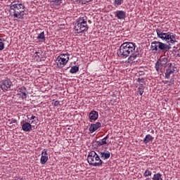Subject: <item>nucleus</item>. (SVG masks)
Returning <instances> with one entry per match:
<instances>
[{"label":"nucleus","instance_id":"f257e3e1","mask_svg":"<svg viewBox=\"0 0 180 180\" xmlns=\"http://www.w3.org/2000/svg\"><path fill=\"white\" fill-rule=\"evenodd\" d=\"M120 58H127V63L136 64L139 57V51H136V44L133 42H124L117 52Z\"/></svg>","mask_w":180,"mask_h":180},{"label":"nucleus","instance_id":"f03ea898","mask_svg":"<svg viewBox=\"0 0 180 180\" xmlns=\"http://www.w3.org/2000/svg\"><path fill=\"white\" fill-rule=\"evenodd\" d=\"M25 11L26 8L25 7V5L20 3V1L15 0L10 5V14L13 18L16 19H23Z\"/></svg>","mask_w":180,"mask_h":180},{"label":"nucleus","instance_id":"7ed1b4c3","mask_svg":"<svg viewBox=\"0 0 180 180\" xmlns=\"http://www.w3.org/2000/svg\"><path fill=\"white\" fill-rule=\"evenodd\" d=\"M156 33L159 39H161V40H165V41H167V43H168L169 45L175 44V43H176V34L172 32H164V31L161 30V29H157Z\"/></svg>","mask_w":180,"mask_h":180},{"label":"nucleus","instance_id":"20e7f679","mask_svg":"<svg viewBox=\"0 0 180 180\" xmlns=\"http://www.w3.org/2000/svg\"><path fill=\"white\" fill-rule=\"evenodd\" d=\"M89 29V26H88V22L85 18H79L75 23L74 32L76 36L88 32Z\"/></svg>","mask_w":180,"mask_h":180},{"label":"nucleus","instance_id":"39448f33","mask_svg":"<svg viewBox=\"0 0 180 180\" xmlns=\"http://www.w3.org/2000/svg\"><path fill=\"white\" fill-rule=\"evenodd\" d=\"M87 162L89 165L93 167H101L103 164V161L101 160L99 155L96 154L95 151H91L87 156Z\"/></svg>","mask_w":180,"mask_h":180},{"label":"nucleus","instance_id":"423d86ee","mask_svg":"<svg viewBox=\"0 0 180 180\" xmlns=\"http://www.w3.org/2000/svg\"><path fill=\"white\" fill-rule=\"evenodd\" d=\"M171 46L167 44H164L161 41H154L151 42L150 49L152 51H162V53H167Z\"/></svg>","mask_w":180,"mask_h":180},{"label":"nucleus","instance_id":"0eeeda50","mask_svg":"<svg viewBox=\"0 0 180 180\" xmlns=\"http://www.w3.org/2000/svg\"><path fill=\"white\" fill-rule=\"evenodd\" d=\"M70 61V53H60L56 58V63L58 68H64Z\"/></svg>","mask_w":180,"mask_h":180},{"label":"nucleus","instance_id":"6e6552de","mask_svg":"<svg viewBox=\"0 0 180 180\" xmlns=\"http://www.w3.org/2000/svg\"><path fill=\"white\" fill-rule=\"evenodd\" d=\"M17 96L18 98H22V99H26L27 98V89L25 86H21L18 88L17 91Z\"/></svg>","mask_w":180,"mask_h":180},{"label":"nucleus","instance_id":"1a4fd4ad","mask_svg":"<svg viewBox=\"0 0 180 180\" xmlns=\"http://www.w3.org/2000/svg\"><path fill=\"white\" fill-rule=\"evenodd\" d=\"M11 86H12V82L7 79L2 81L0 88L5 91H8Z\"/></svg>","mask_w":180,"mask_h":180},{"label":"nucleus","instance_id":"9d476101","mask_svg":"<svg viewBox=\"0 0 180 180\" xmlns=\"http://www.w3.org/2000/svg\"><path fill=\"white\" fill-rule=\"evenodd\" d=\"M47 161H49V154L47 153V149H44L41 152L40 164L41 165H44Z\"/></svg>","mask_w":180,"mask_h":180},{"label":"nucleus","instance_id":"9b49d317","mask_svg":"<svg viewBox=\"0 0 180 180\" xmlns=\"http://www.w3.org/2000/svg\"><path fill=\"white\" fill-rule=\"evenodd\" d=\"M174 72H175V69L172 67V63H169L165 72V78L169 79V77L174 75Z\"/></svg>","mask_w":180,"mask_h":180},{"label":"nucleus","instance_id":"f8f14e48","mask_svg":"<svg viewBox=\"0 0 180 180\" xmlns=\"http://www.w3.org/2000/svg\"><path fill=\"white\" fill-rule=\"evenodd\" d=\"M99 127H102V123L101 122H96L95 124H91L89 125V133H95Z\"/></svg>","mask_w":180,"mask_h":180},{"label":"nucleus","instance_id":"ddd939ff","mask_svg":"<svg viewBox=\"0 0 180 180\" xmlns=\"http://www.w3.org/2000/svg\"><path fill=\"white\" fill-rule=\"evenodd\" d=\"M98 117H99V114L96 110H91L89 113V119L90 120V122L98 120Z\"/></svg>","mask_w":180,"mask_h":180},{"label":"nucleus","instance_id":"4468645a","mask_svg":"<svg viewBox=\"0 0 180 180\" xmlns=\"http://www.w3.org/2000/svg\"><path fill=\"white\" fill-rule=\"evenodd\" d=\"M155 68L158 74H162V71L165 70V66L162 65L160 62L157 61L155 64Z\"/></svg>","mask_w":180,"mask_h":180},{"label":"nucleus","instance_id":"2eb2a0df","mask_svg":"<svg viewBox=\"0 0 180 180\" xmlns=\"http://www.w3.org/2000/svg\"><path fill=\"white\" fill-rule=\"evenodd\" d=\"M101 160H109L110 158V152L108 150H103L98 153Z\"/></svg>","mask_w":180,"mask_h":180},{"label":"nucleus","instance_id":"dca6fc26","mask_svg":"<svg viewBox=\"0 0 180 180\" xmlns=\"http://www.w3.org/2000/svg\"><path fill=\"white\" fill-rule=\"evenodd\" d=\"M115 18H117L120 20L126 18V11H117L115 12Z\"/></svg>","mask_w":180,"mask_h":180},{"label":"nucleus","instance_id":"f3484780","mask_svg":"<svg viewBox=\"0 0 180 180\" xmlns=\"http://www.w3.org/2000/svg\"><path fill=\"white\" fill-rule=\"evenodd\" d=\"M169 61V60L168 59V57L165 56H160L158 62L164 65L167 68V65H168Z\"/></svg>","mask_w":180,"mask_h":180},{"label":"nucleus","instance_id":"a211bd4d","mask_svg":"<svg viewBox=\"0 0 180 180\" xmlns=\"http://www.w3.org/2000/svg\"><path fill=\"white\" fill-rule=\"evenodd\" d=\"M23 131H32V124L30 122H25L22 125Z\"/></svg>","mask_w":180,"mask_h":180},{"label":"nucleus","instance_id":"6ab92c4d","mask_svg":"<svg viewBox=\"0 0 180 180\" xmlns=\"http://www.w3.org/2000/svg\"><path fill=\"white\" fill-rule=\"evenodd\" d=\"M154 140V137H153V136L150 135V134H147L145 137V139H143V142L145 144H148V143H150V141H153Z\"/></svg>","mask_w":180,"mask_h":180},{"label":"nucleus","instance_id":"aec40b11","mask_svg":"<svg viewBox=\"0 0 180 180\" xmlns=\"http://www.w3.org/2000/svg\"><path fill=\"white\" fill-rule=\"evenodd\" d=\"M109 139V134H108L104 139L98 142V146H105V144H108V141Z\"/></svg>","mask_w":180,"mask_h":180},{"label":"nucleus","instance_id":"412c9836","mask_svg":"<svg viewBox=\"0 0 180 180\" xmlns=\"http://www.w3.org/2000/svg\"><path fill=\"white\" fill-rule=\"evenodd\" d=\"M37 39L40 41H46V36L44 35V32H42L40 34H39Z\"/></svg>","mask_w":180,"mask_h":180},{"label":"nucleus","instance_id":"4be33fe9","mask_svg":"<svg viewBox=\"0 0 180 180\" xmlns=\"http://www.w3.org/2000/svg\"><path fill=\"white\" fill-rule=\"evenodd\" d=\"M79 71V66H72L70 70V74H77V72H78Z\"/></svg>","mask_w":180,"mask_h":180},{"label":"nucleus","instance_id":"5701e85b","mask_svg":"<svg viewBox=\"0 0 180 180\" xmlns=\"http://www.w3.org/2000/svg\"><path fill=\"white\" fill-rule=\"evenodd\" d=\"M144 85L143 84H140L139 88H138V91H137V94H139V95L143 96V94H144Z\"/></svg>","mask_w":180,"mask_h":180},{"label":"nucleus","instance_id":"b1692460","mask_svg":"<svg viewBox=\"0 0 180 180\" xmlns=\"http://www.w3.org/2000/svg\"><path fill=\"white\" fill-rule=\"evenodd\" d=\"M152 180H162V174L160 173L155 174L152 177Z\"/></svg>","mask_w":180,"mask_h":180},{"label":"nucleus","instance_id":"393cba45","mask_svg":"<svg viewBox=\"0 0 180 180\" xmlns=\"http://www.w3.org/2000/svg\"><path fill=\"white\" fill-rule=\"evenodd\" d=\"M4 41H5V39H4L2 37H0V51H2V50L5 49V44Z\"/></svg>","mask_w":180,"mask_h":180},{"label":"nucleus","instance_id":"a878e982","mask_svg":"<svg viewBox=\"0 0 180 180\" xmlns=\"http://www.w3.org/2000/svg\"><path fill=\"white\" fill-rule=\"evenodd\" d=\"M151 175H153V172L150 169H147L143 173V176H145V178H148V176H151Z\"/></svg>","mask_w":180,"mask_h":180},{"label":"nucleus","instance_id":"bb28decb","mask_svg":"<svg viewBox=\"0 0 180 180\" xmlns=\"http://www.w3.org/2000/svg\"><path fill=\"white\" fill-rule=\"evenodd\" d=\"M124 0H114V6H120L123 4Z\"/></svg>","mask_w":180,"mask_h":180},{"label":"nucleus","instance_id":"cd10ccee","mask_svg":"<svg viewBox=\"0 0 180 180\" xmlns=\"http://www.w3.org/2000/svg\"><path fill=\"white\" fill-rule=\"evenodd\" d=\"M53 106H55V107L60 106V101H54V102L53 103Z\"/></svg>","mask_w":180,"mask_h":180},{"label":"nucleus","instance_id":"c85d7f7f","mask_svg":"<svg viewBox=\"0 0 180 180\" xmlns=\"http://www.w3.org/2000/svg\"><path fill=\"white\" fill-rule=\"evenodd\" d=\"M27 117L30 120H34L36 119V116H34V115H32L31 117H29V115H27Z\"/></svg>","mask_w":180,"mask_h":180},{"label":"nucleus","instance_id":"c756f323","mask_svg":"<svg viewBox=\"0 0 180 180\" xmlns=\"http://www.w3.org/2000/svg\"><path fill=\"white\" fill-rule=\"evenodd\" d=\"M8 122H11V124H12V123H16L17 120L15 119L12 118L11 120H8Z\"/></svg>","mask_w":180,"mask_h":180},{"label":"nucleus","instance_id":"7c9ffc66","mask_svg":"<svg viewBox=\"0 0 180 180\" xmlns=\"http://www.w3.org/2000/svg\"><path fill=\"white\" fill-rule=\"evenodd\" d=\"M33 123H34V124H37V120H32V122H30V124H33Z\"/></svg>","mask_w":180,"mask_h":180},{"label":"nucleus","instance_id":"2f4dec72","mask_svg":"<svg viewBox=\"0 0 180 180\" xmlns=\"http://www.w3.org/2000/svg\"><path fill=\"white\" fill-rule=\"evenodd\" d=\"M138 82H141V83L144 82V79H140V78H139V79H138Z\"/></svg>","mask_w":180,"mask_h":180},{"label":"nucleus","instance_id":"473e14b6","mask_svg":"<svg viewBox=\"0 0 180 180\" xmlns=\"http://www.w3.org/2000/svg\"><path fill=\"white\" fill-rule=\"evenodd\" d=\"M35 54H36V56H37L38 54H40V53H39V52H35Z\"/></svg>","mask_w":180,"mask_h":180}]
</instances>
